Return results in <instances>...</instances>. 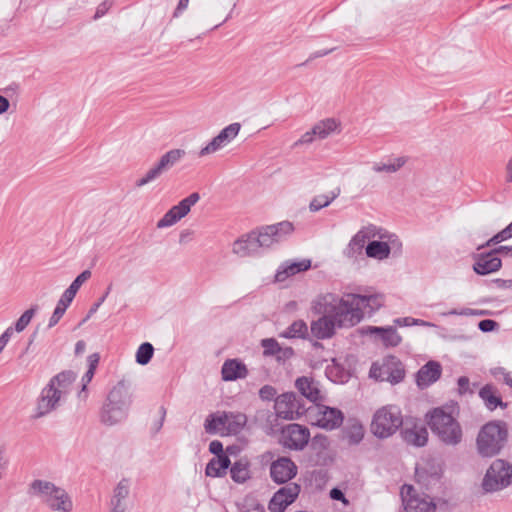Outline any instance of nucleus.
<instances>
[{
    "instance_id": "obj_1",
    "label": "nucleus",
    "mask_w": 512,
    "mask_h": 512,
    "mask_svg": "<svg viewBox=\"0 0 512 512\" xmlns=\"http://www.w3.org/2000/svg\"><path fill=\"white\" fill-rule=\"evenodd\" d=\"M312 309L321 316L311 322L310 329L314 337L320 340L330 339L336 329L354 327L340 296L334 293L319 295L312 303Z\"/></svg>"
},
{
    "instance_id": "obj_2",
    "label": "nucleus",
    "mask_w": 512,
    "mask_h": 512,
    "mask_svg": "<svg viewBox=\"0 0 512 512\" xmlns=\"http://www.w3.org/2000/svg\"><path fill=\"white\" fill-rule=\"evenodd\" d=\"M132 398L123 381L118 382L108 393L99 413L100 422L108 427L116 426L128 418Z\"/></svg>"
},
{
    "instance_id": "obj_3",
    "label": "nucleus",
    "mask_w": 512,
    "mask_h": 512,
    "mask_svg": "<svg viewBox=\"0 0 512 512\" xmlns=\"http://www.w3.org/2000/svg\"><path fill=\"white\" fill-rule=\"evenodd\" d=\"M425 420L431 432L447 446H457L463 439L462 427L455 416L444 407L428 411Z\"/></svg>"
},
{
    "instance_id": "obj_4",
    "label": "nucleus",
    "mask_w": 512,
    "mask_h": 512,
    "mask_svg": "<svg viewBox=\"0 0 512 512\" xmlns=\"http://www.w3.org/2000/svg\"><path fill=\"white\" fill-rule=\"evenodd\" d=\"M27 494L39 498L52 511L71 512L73 510V501L70 495L65 489L50 481L33 480L28 486Z\"/></svg>"
},
{
    "instance_id": "obj_5",
    "label": "nucleus",
    "mask_w": 512,
    "mask_h": 512,
    "mask_svg": "<svg viewBox=\"0 0 512 512\" xmlns=\"http://www.w3.org/2000/svg\"><path fill=\"white\" fill-rule=\"evenodd\" d=\"M508 440V426L504 421L493 420L481 427L476 438L480 456L491 458L498 455Z\"/></svg>"
},
{
    "instance_id": "obj_6",
    "label": "nucleus",
    "mask_w": 512,
    "mask_h": 512,
    "mask_svg": "<svg viewBox=\"0 0 512 512\" xmlns=\"http://www.w3.org/2000/svg\"><path fill=\"white\" fill-rule=\"evenodd\" d=\"M340 300L354 326L360 323L365 315L373 314L384 304V296L380 293H348L340 297Z\"/></svg>"
},
{
    "instance_id": "obj_7",
    "label": "nucleus",
    "mask_w": 512,
    "mask_h": 512,
    "mask_svg": "<svg viewBox=\"0 0 512 512\" xmlns=\"http://www.w3.org/2000/svg\"><path fill=\"white\" fill-rule=\"evenodd\" d=\"M402 425L403 417L400 408L387 405L374 413L370 429L375 437L386 439L395 434Z\"/></svg>"
},
{
    "instance_id": "obj_8",
    "label": "nucleus",
    "mask_w": 512,
    "mask_h": 512,
    "mask_svg": "<svg viewBox=\"0 0 512 512\" xmlns=\"http://www.w3.org/2000/svg\"><path fill=\"white\" fill-rule=\"evenodd\" d=\"M512 481V465L497 459L488 468L482 482L486 492H495L506 488Z\"/></svg>"
},
{
    "instance_id": "obj_9",
    "label": "nucleus",
    "mask_w": 512,
    "mask_h": 512,
    "mask_svg": "<svg viewBox=\"0 0 512 512\" xmlns=\"http://www.w3.org/2000/svg\"><path fill=\"white\" fill-rule=\"evenodd\" d=\"M369 375L379 381L400 383L405 377L403 363L395 356H386L380 363H373Z\"/></svg>"
},
{
    "instance_id": "obj_10",
    "label": "nucleus",
    "mask_w": 512,
    "mask_h": 512,
    "mask_svg": "<svg viewBox=\"0 0 512 512\" xmlns=\"http://www.w3.org/2000/svg\"><path fill=\"white\" fill-rule=\"evenodd\" d=\"M293 231L294 226L289 221L262 226L254 230L261 249H269L285 241Z\"/></svg>"
},
{
    "instance_id": "obj_11",
    "label": "nucleus",
    "mask_w": 512,
    "mask_h": 512,
    "mask_svg": "<svg viewBox=\"0 0 512 512\" xmlns=\"http://www.w3.org/2000/svg\"><path fill=\"white\" fill-rule=\"evenodd\" d=\"M274 409L279 418L297 419L307 411L302 398L293 392L284 393L275 399Z\"/></svg>"
},
{
    "instance_id": "obj_12",
    "label": "nucleus",
    "mask_w": 512,
    "mask_h": 512,
    "mask_svg": "<svg viewBox=\"0 0 512 512\" xmlns=\"http://www.w3.org/2000/svg\"><path fill=\"white\" fill-rule=\"evenodd\" d=\"M384 238L380 233V229L375 225H368L361 228L349 241L348 245L343 250V255L349 260L356 261L359 257L363 256V249L365 244L371 238Z\"/></svg>"
},
{
    "instance_id": "obj_13",
    "label": "nucleus",
    "mask_w": 512,
    "mask_h": 512,
    "mask_svg": "<svg viewBox=\"0 0 512 512\" xmlns=\"http://www.w3.org/2000/svg\"><path fill=\"white\" fill-rule=\"evenodd\" d=\"M310 439L309 429L300 424L292 423L283 428L280 442L291 450H302Z\"/></svg>"
},
{
    "instance_id": "obj_14",
    "label": "nucleus",
    "mask_w": 512,
    "mask_h": 512,
    "mask_svg": "<svg viewBox=\"0 0 512 512\" xmlns=\"http://www.w3.org/2000/svg\"><path fill=\"white\" fill-rule=\"evenodd\" d=\"M401 498L406 512H435L436 506L429 497H419L412 485H403Z\"/></svg>"
},
{
    "instance_id": "obj_15",
    "label": "nucleus",
    "mask_w": 512,
    "mask_h": 512,
    "mask_svg": "<svg viewBox=\"0 0 512 512\" xmlns=\"http://www.w3.org/2000/svg\"><path fill=\"white\" fill-rule=\"evenodd\" d=\"M66 401L58 392L55 391V388H52L50 385H46L39 395L37 400L36 408H35V418L44 417L51 412L57 410L62 403Z\"/></svg>"
},
{
    "instance_id": "obj_16",
    "label": "nucleus",
    "mask_w": 512,
    "mask_h": 512,
    "mask_svg": "<svg viewBox=\"0 0 512 512\" xmlns=\"http://www.w3.org/2000/svg\"><path fill=\"white\" fill-rule=\"evenodd\" d=\"M301 491L300 485L290 482L274 493L269 504L270 512H284L292 504Z\"/></svg>"
},
{
    "instance_id": "obj_17",
    "label": "nucleus",
    "mask_w": 512,
    "mask_h": 512,
    "mask_svg": "<svg viewBox=\"0 0 512 512\" xmlns=\"http://www.w3.org/2000/svg\"><path fill=\"white\" fill-rule=\"evenodd\" d=\"M240 129L241 125L239 123L229 124L228 126L223 128L217 136H215L210 142L207 143L206 146H204L199 151V156L203 157L206 155H210L224 148L229 143H231L233 139L237 137Z\"/></svg>"
},
{
    "instance_id": "obj_18",
    "label": "nucleus",
    "mask_w": 512,
    "mask_h": 512,
    "mask_svg": "<svg viewBox=\"0 0 512 512\" xmlns=\"http://www.w3.org/2000/svg\"><path fill=\"white\" fill-rule=\"evenodd\" d=\"M343 420L344 415L340 409L325 405H317L313 424L327 431H331L339 428L342 425Z\"/></svg>"
},
{
    "instance_id": "obj_19",
    "label": "nucleus",
    "mask_w": 512,
    "mask_h": 512,
    "mask_svg": "<svg viewBox=\"0 0 512 512\" xmlns=\"http://www.w3.org/2000/svg\"><path fill=\"white\" fill-rule=\"evenodd\" d=\"M270 477L277 484H285L297 474V466L288 457H279L270 465Z\"/></svg>"
},
{
    "instance_id": "obj_20",
    "label": "nucleus",
    "mask_w": 512,
    "mask_h": 512,
    "mask_svg": "<svg viewBox=\"0 0 512 512\" xmlns=\"http://www.w3.org/2000/svg\"><path fill=\"white\" fill-rule=\"evenodd\" d=\"M502 267V261L494 249L487 253H480L474 257L473 270L478 275H488L497 272Z\"/></svg>"
},
{
    "instance_id": "obj_21",
    "label": "nucleus",
    "mask_w": 512,
    "mask_h": 512,
    "mask_svg": "<svg viewBox=\"0 0 512 512\" xmlns=\"http://www.w3.org/2000/svg\"><path fill=\"white\" fill-rule=\"evenodd\" d=\"M310 267L311 260L309 259L286 260L279 265L275 273V281L284 282L291 276L307 271Z\"/></svg>"
},
{
    "instance_id": "obj_22",
    "label": "nucleus",
    "mask_w": 512,
    "mask_h": 512,
    "mask_svg": "<svg viewBox=\"0 0 512 512\" xmlns=\"http://www.w3.org/2000/svg\"><path fill=\"white\" fill-rule=\"evenodd\" d=\"M260 250L254 230L238 238L232 247L233 253L242 258L257 255Z\"/></svg>"
},
{
    "instance_id": "obj_23",
    "label": "nucleus",
    "mask_w": 512,
    "mask_h": 512,
    "mask_svg": "<svg viewBox=\"0 0 512 512\" xmlns=\"http://www.w3.org/2000/svg\"><path fill=\"white\" fill-rule=\"evenodd\" d=\"M442 367L436 361H428L416 373V383L421 389L427 388L435 383L441 376Z\"/></svg>"
},
{
    "instance_id": "obj_24",
    "label": "nucleus",
    "mask_w": 512,
    "mask_h": 512,
    "mask_svg": "<svg viewBox=\"0 0 512 512\" xmlns=\"http://www.w3.org/2000/svg\"><path fill=\"white\" fill-rule=\"evenodd\" d=\"M362 332L364 334H369V335L376 334L385 347H396L402 341V337L397 332L396 328L392 327V326H388V327L368 326L366 328H363Z\"/></svg>"
},
{
    "instance_id": "obj_25",
    "label": "nucleus",
    "mask_w": 512,
    "mask_h": 512,
    "mask_svg": "<svg viewBox=\"0 0 512 512\" xmlns=\"http://www.w3.org/2000/svg\"><path fill=\"white\" fill-rule=\"evenodd\" d=\"M295 386L300 394L310 402L316 403L323 399L318 381L310 377H300L296 380Z\"/></svg>"
},
{
    "instance_id": "obj_26",
    "label": "nucleus",
    "mask_w": 512,
    "mask_h": 512,
    "mask_svg": "<svg viewBox=\"0 0 512 512\" xmlns=\"http://www.w3.org/2000/svg\"><path fill=\"white\" fill-rule=\"evenodd\" d=\"M248 375L246 365L239 359H227L221 368V377L223 381H235L243 379Z\"/></svg>"
},
{
    "instance_id": "obj_27",
    "label": "nucleus",
    "mask_w": 512,
    "mask_h": 512,
    "mask_svg": "<svg viewBox=\"0 0 512 512\" xmlns=\"http://www.w3.org/2000/svg\"><path fill=\"white\" fill-rule=\"evenodd\" d=\"M76 378L77 375L75 372L71 370L62 371L57 375L53 376L49 380L48 385H50L52 388H55V391L66 399L72 389V386Z\"/></svg>"
},
{
    "instance_id": "obj_28",
    "label": "nucleus",
    "mask_w": 512,
    "mask_h": 512,
    "mask_svg": "<svg viewBox=\"0 0 512 512\" xmlns=\"http://www.w3.org/2000/svg\"><path fill=\"white\" fill-rule=\"evenodd\" d=\"M403 440L416 447L425 446L428 441V431L424 426L414 424L411 428L407 425L402 429Z\"/></svg>"
},
{
    "instance_id": "obj_29",
    "label": "nucleus",
    "mask_w": 512,
    "mask_h": 512,
    "mask_svg": "<svg viewBox=\"0 0 512 512\" xmlns=\"http://www.w3.org/2000/svg\"><path fill=\"white\" fill-rule=\"evenodd\" d=\"M479 396L484 402L485 407L493 411L497 407L506 408L507 403H504L498 395L497 389L493 385H485L479 391Z\"/></svg>"
},
{
    "instance_id": "obj_30",
    "label": "nucleus",
    "mask_w": 512,
    "mask_h": 512,
    "mask_svg": "<svg viewBox=\"0 0 512 512\" xmlns=\"http://www.w3.org/2000/svg\"><path fill=\"white\" fill-rule=\"evenodd\" d=\"M225 435H237L247 423V417L243 413L224 412Z\"/></svg>"
},
{
    "instance_id": "obj_31",
    "label": "nucleus",
    "mask_w": 512,
    "mask_h": 512,
    "mask_svg": "<svg viewBox=\"0 0 512 512\" xmlns=\"http://www.w3.org/2000/svg\"><path fill=\"white\" fill-rule=\"evenodd\" d=\"M230 465L231 461L227 455L213 457L206 465L205 474L208 477H223Z\"/></svg>"
},
{
    "instance_id": "obj_32",
    "label": "nucleus",
    "mask_w": 512,
    "mask_h": 512,
    "mask_svg": "<svg viewBox=\"0 0 512 512\" xmlns=\"http://www.w3.org/2000/svg\"><path fill=\"white\" fill-rule=\"evenodd\" d=\"M130 493V482L128 479H121L113 491L110 504L111 510H125L124 501Z\"/></svg>"
},
{
    "instance_id": "obj_33",
    "label": "nucleus",
    "mask_w": 512,
    "mask_h": 512,
    "mask_svg": "<svg viewBox=\"0 0 512 512\" xmlns=\"http://www.w3.org/2000/svg\"><path fill=\"white\" fill-rule=\"evenodd\" d=\"M364 427L357 419L348 420L345 428L343 429L344 438L347 439L350 445L359 444L364 438Z\"/></svg>"
},
{
    "instance_id": "obj_34",
    "label": "nucleus",
    "mask_w": 512,
    "mask_h": 512,
    "mask_svg": "<svg viewBox=\"0 0 512 512\" xmlns=\"http://www.w3.org/2000/svg\"><path fill=\"white\" fill-rule=\"evenodd\" d=\"M365 252L369 258L384 260L389 257L391 248L387 242L374 240L366 245Z\"/></svg>"
},
{
    "instance_id": "obj_35",
    "label": "nucleus",
    "mask_w": 512,
    "mask_h": 512,
    "mask_svg": "<svg viewBox=\"0 0 512 512\" xmlns=\"http://www.w3.org/2000/svg\"><path fill=\"white\" fill-rule=\"evenodd\" d=\"M185 154L186 152L183 149L169 150L160 157L159 161L155 165L162 173H164L173 167L176 163H178L185 156Z\"/></svg>"
},
{
    "instance_id": "obj_36",
    "label": "nucleus",
    "mask_w": 512,
    "mask_h": 512,
    "mask_svg": "<svg viewBox=\"0 0 512 512\" xmlns=\"http://www.w3.org/2000/svg\"><path fill=\"white\" fill-rule=\"evenodd\" d=\"M406 163L405 157L391 158L387 162H374L372 170L376 173L392 174L400 170Z\"/></svg>"
},
{
    "instance_id": "obj_37",
    "label": "nucleus",
    "mask_w": 512,
    "mask_h": 512,
    "mask_svg": "<svg viewBox=\"0 0 512 512\" xmlns=\"http://www.w3.org/2000/svg\"><path fill=\"white\" fill-rule=\"evenodd\" d=\"M230 476L236 483H245L250 478L249 462L245 459L234 462L230 467Z\"/></svg>"
},
{
    "instance_id": "obj_38",
    "label": "nucleus",
    "mask_w": 512,
    "mask_h": 512,
    "mask_svg": "<svg viewBox=\"0 0 512 512\" xmlns=\"http://www.w3.org/2000/svg\"><path fill=\"white\" fill-rule=\"evenodd\" d=\"M199 199V193H191L188 197L182 199L177 205H174L172 208H170V210L178 220H181L190 212L191 207L195 205Z\"/></svg>"
},
{
    "instance_id": "obj_39",
    "label": "nucleus",
    "mask_w": 512,
    "mask_h": 512,
    "mask_svg": "<svg viewBox=\"0 0 512 512\" xmlns=\"http://www.w3.org/2000/svg\"><path fill=\"white\" fill-rule=\"evenodd\" d=\"M340 193L341 190L338 187L329 192L328 194H320L315 196L309 204L310 211L317 212L322 208L329 206L340 195Z\"/></svg>"
},
{
    "instance_id": "obj_40",
    "label": "nucleus",
    "mask_w": 512,
    "mask_h": 512,
    "mask_svg": "<svg viewBox=\"0 0 512 512\" xmlns=\"http://www.w3.org/2000/svg\"><path fill=\"white\" fill-rule=\"evenodd\" d=\"M309 330L305 321L296 320L291 323L281 334L283 338H300L305 339L308 336Z\"/></svg>"
},
{
    "instance_id": "obj_41",
    "label": "nucleus",
    "mask_w": 512,
    "mask_h": 512,
    "mask_svg": "<svg viewBox=\"0 0 512 512\" xmlns=\"http://www.w3.org/2000/svg\"><path fill=\"white\" fill-rule=\"evenodd\" d=\"M224 427H225L224 412L217 413V414H210L206 418L205 423H204L205 431L208 434L220 433L221 435H225Z\"/></svg>"
},
{
    "instance_id": "obj_42",
    "label": "nucleus",
    "mask_w": 512,
    "mask_h": 512,
    "mask_svg": "<svg viewBox=\"0 0 512 512\" xmlns=\"http://www.w3.org/2000/svg\"><path fill=\"white\" fill-rule=\"evenodd\" d=\"M338 128V123L332 118L322 120L315 124L312 128V134H315L317 139H325Z\"/></svg>"
},
{
    "instance_id": "obj_43",
    "label": "nucleus",
    "mask_w": 512,
    "mask_h": 512,
    "mask_svg": "<svg viewBox=\"0 0 512 512\" xmlns=\"http://www.w3.org/2000/svg\"><path fill=\"white\" fill-rule=\"evenodd\" d=\"M154 354V347L149 342L142 343L136 352V362L140 365H146L150 362Z\"/></svg>"
},
{
    "instance_id": "obj_44",
    "label": "nucleus",
    "mask_w": 512,
    "mask_h": 512,
    "mask_svg": "<svg viewBox=\"0 0 512 512\" xmlns=\"http://www.w3.org/2000/svg\"><path fill=\"white\" fill-rule=\"evenodd\" d=\"M37 311V306H33L30 309L26 310L16 321L15 323V331L22 332L29 325L30 321L34 317Z\"/></svg>"
},
{
    "instance_id": "obj_45",
    "label": "nucleus",
    "mask_w": 512,
    "mask_h": 512,
    "mask_svg": "<svg viewBox=\"0 0 512 512\" xmlns=\"http://www.w3.org/2000/svg\"><path fill=\"white\" fill-rule=\"evenodd\" d=\"M163 173L154 164L141 178L136 181L137 187L145 186L156 179H158Z\"/></svg>"
},
{
    "instance_id": "obj_46",
    "label": "nucleus",
    "mask_w": 512,
    "mask_h": 512,
    "mask_svg": "<svg viewBox=\"0 0 512 512\" xmlns=\"http://www.w3.org/2000/svg\"><path fill=\"white\" fill-rule=\"evenodd\" d=\"M263 354L265 356H276L279 354L280 345L274 338H266L261 341Z\"/></svg>"
},
{
    "instance_id": "obj_47",
    "label": "nucleus",
    "mask_w": 512,
    "mask_h": 512,
    "mask_svg": "<svg viewBox=\"0 0 512 512\" xmlns=\"http://www.w3.org/2000/svg\"><path fill=\"white\" fill-rule=\"evenodd\" d=\"M510 238H512V222L506 228H504L503 230L495 234L492 238H490L485 245L490 246L492 244H498Z\"/></svg>"
},
{
    "instance_id": "obj_48",
    "label": "nucleus",
    "mask_w": 512,
    "mask_h": 512,
    "mask_svg": "<svg viewBox=\"0 0 512 512\" xmlns=\"http://www.w3.org/2000/svg\"><path fill=\"white\" fill-rule=\"evenodd\" d=\"M91 277L90 270H84L81 272L68 287L71 291L77 294L80 287Z\"/></svg>"
},
{
    "instance_id": "obj_49",
    "label": "nucleus",
    "mask_w": 512,
    "mask_h": 512,
    "mask_svg": "<svg viewBox=\"0 0 512 512\" xmlns=\"http://www.w3.org/2000/svg\"><path fill=\"white\" fill-rule=\"evenodd\" d=\"M179 220L177 217L172 213V211L169 209L164 216L157 222V228H167L171 227L174 224H176Z\"/></svg>"
},
{
    "instance_id": "obj_50",
    "label": "nucleus",
    "mask_w": 512,
    "mask_h": 512,
    "mask_svg": "<svg viewBox=\"0 0 512 512\" xmlns=\"http://www.w3.org/2000/svg\"><path fill=\"white\" fill-rule=\"evenodd\" d=\"M75 295L76 294L73 291H71L69 288H67L64 291V293L62 294L59 301L57 302L56 306L66 310L69 307V305L71 304V302L73 301Z\"/></svg>"
},
{
    "instance_id": "obj_51",
    "label": "nucleus",
    "mask_w": 512,
    "mask_h": 512,
    "mask_svg": "<svg viewBox=\"0 0 512 512\" xmlns=\"http://www.w3.org/2000/svg\"><path fill=\"white\" fill-rule=\"evenodd\" d=\"M112 5H113V0H104L101 4L98 5L95 15H94V19L97 20V19L103 17L108 12V10L111 8Z\"/></svg>"
},
{
    "instance_id": "obj_52",
    "label": "nucleus",
    "mask_w": 512,
    "mask_h": 512,
    "mask_svg": "<svg viewBox=\"0 0 512 512\" xmlns=\"http://www.w3.org/2000/svg\"><path fill=\"white\" fill-rule=\"evenodd\" d=\"M160 417L159 419L155 420L151 425V431L153 434L158 433L162 427L166 416V410L164 407H160L159 409Z\"/></svg>"
},
{
    "instance_id": "obj_53",
    "label": "nucleus",
    "mask_w": 512,
    "mask_h": 512,
    "mask_svg": "<svg viewBox=\"0 0 512 512\" xmlns=\"http://www.w3.org/2000/svg\"><path fill=\"white\" fill-rule=\"evenodd\" d=\"M276 395V389L270 385H265L259 390V396L262 400L270 401Z\"/></svg>"
},
{
    "instance_id": "obj_54",
    "label": "nucleus",
    "mask_w": 512,
    "mask_h": 512,
    "mask_svg": "<svg viewBox=\"0 0 512 512\" xmlns=\"http://www.w3.org/2000/svg\"><path fill=\"white\" fill-rule=\"evenodd\" d=\"M317 137L315 134H312V129L310 131L305 132L295 143L294 147L300 146V145H307L311 144L314 140H316Z\"/></svg>"
},
{
    "instance_id": "obj_55",
    "label": "nucleus",
    "mask_w": 512,
    "mask_h": 512,
    "mask_svg": "<svg viewBox=\"0 0 512 512\" xmlns=\"http://www.w3.org/2000/svg\"><path fill=\"white\" fill-rule=\"evenodd\" d=\"M497 327H498V323L491 319L481 320L478 323V328L482 332H491V331L495 330Z\"/></svg>"
},
{
    "instance_id": "obj_56",
    "label": "nucleus",
    "mask_w": 512,
    "mask_h": 512,
    "mask_svg": "<svg viewBox=\"0 0 512 512\" xmlns=\"http://www.w3.org/2000/svg\"><path fill=\"white\" fill-rule=\"evenodd\" d=\"M65 311L66 310L56 306L54 311H53L52 316L49 319L48 328L54 327L59 322V320L62 318V316L64 315Z\"/></svg>"
},
{
    "instance_id": "obj_57",
    "label": "nucleus",
    "mask_w": 512,
    "mask_h": 512,
    "mask_svg": "<svg viewBox=\"0 0 512 512\" xmlns=\"http://www.w3.org/2000/svg\"><path fill=\"white\" fill-rule=\"evenodd\" d=\"M209 451L216 455L215 457H219L220 455H225L223 453V444L219 440H213L209 444Z\"/></svg>"
},
{
    "instance_id": "obj_58",
    "label": "nucleus",
    "mask_w": 512,
    "mask_h": 512,
    "mask_svg": "<svg viewBox=\"0 0 512 512\" xmlns=\"http://www.w3.org/2000/svg\"><path fill=\"white\" fill-rule=\"evenodd\" d=\"M111 291V285L108 286L105 294L96 302L93 304V306L90 308L87 318H89L92 314H94L98 308L102 305V303L105 301L106 297Z\"/></svg>"
},
{
    "instance_id": "obj_59",
    "label": "nucleus",
    "mask_w": 512,
    "mask_h": 512,
    "mask_svg": "<svg viewBox=\"0 0 512 512\" xmlns=\"http://www.w3.org/2000/svg\"><path fill=\"white\" fill-rule=\"evenodd\" d=\"M293 355H294V350L291 347L283 348L280 346V351H279V354L276 355V358L278 360H286V359L291 358Z\"/></svg>"
},
{
    "instance_id": "obj_60",
    "label": "nucleus",
    "mask_w": 512,
    "mask_h": 512,
    "mask_svg": "<svg viewBox=\"0 0 512 512\" xmlns=\"http://www.w3.org/2000/svg\"><path fill=\"white\" fill-rule=\"evenodd\" d=\"M95 374V370L87 369L86 373L82 377V387L81 392L86 390L87 385L91 382Z\"/></svg>"
},
{
    "instance_id": "obj_61",
    "label": "nucleus",
    "mask_w": 512,
    "mask_h": 512,
    "mask_svg": "<svg viewBox=\"0 0 512 512\" xmlns=\"http://www.w3.org/2000/svg\"><path fill=\"white\" fill-rule=\"evenodd\" d=\"M330 497L333 500L342 501L344 504H347L348 501L345 498L344 493L339 488H333L330 490Z\"/></svg>"
},
{
    "instance_id": "obj_62",
    "label": "nucleus",
    "mask_w": 512,
    "mask_h": 512,
    "mask_svg": "<svg viewBox=\"0 0 512 512\" xmlns=\"http://www.w3.org/2000/svg\"><path fill=\"white\" fill-rule=\"evenodd\" d=\"M334 49L331 48V49H324V50H319V51H316V52H313L310 54L309 58L306 60L305 63H302L300 64V66H303L305 65L307 62L309 61H312L316 58H320V57H323V56H326L328 54H330Z\"/></svg>"
},
{
    "instance_id": "obj_63",
    "label": "nucleus",
    "mask_w": 512,
    "mask_h": 512,
    "mask_svg": "<svg viewBox=\"0 0 512 512\" xmlns=\"http://www.w3.org/2000/svg\"><path fill=\"white\" fill-rule=\"evenodd\" d=\"M458 390L460 394H465L469 390V379L462 376L458 379Z\"/></svg>"
},
{
    "instance_id": "obj_64",
    "label": "nucleus",
    "mask_w": 512,
    "mask_h": 512,
    "mask_svg": "<svg viewBox=\"0 0 512 512\" xmlns=\"http://www.w3.org/2000/svg\"><path fill=\"white\" fill-rule=\"evenodd\" d=\"M505 179L507 182L512 183V157L508 160L506 164Z\"/></svg>"
}]
</instances>
